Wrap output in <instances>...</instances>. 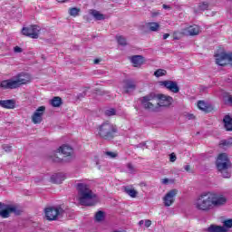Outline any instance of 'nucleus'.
I'll return each mask as SVG.
<instances>
[{
	"label": "nucleus",
	"instance_id": "8",
	"mask_svg": "<svg viewBox=\"0 0 232 232\" xmlns=\"http://www.w3.org/2000/svg\"><path fill=\"white\" fill-rule=\"evenodd\" d=\"M39 32H41V27H39L38 25H31L29 27H24L22 29L23 35L31 37V39H38Z\"/></svg>",
	"mask_w": 232,
	"mask_h": 232
},
{
	"label": "nucleus",
	"instance_id": "23",
	"mask_svg": "<svg viewBox=\"0 0 232 232\" xmlns=\"http://www.w3.org/2000/svg\"><path fill=\"white\" fill-rule=\"evenodd\" d=\"M225 129L227 131H232V118L229 115H226L223 119Z\"/></svg>",
	"mask_w": 232,
	"mask_h": 232
},
{
	"label": "nucleus",
	"instance_id": "22",
	"mask_svg": "<svg viewBox=\"0 0 232 232\" xmlns=\"http://www.w3.org/2000/svg\"><path fill=\"white\" fill-rule=\"evenodd\" d=\"M207 232H227V229H226V227H222V226H218V225H210L208 228H207Z\"/></svg>",
	"mask_w": 232,
	"mask_h": 232
},
{
	"label": "nucleus",
	"instance_id": "41",
	"mask_svg": "<svg viewBox=\"0 0 232 232\" xmlns=\"http://www.w3.org/2000/svg\"><path fill=\"white\" fill-rule=\"evenodd\" d=\"M127 167H128L129 171H130V173H132V172H133V165H131V163H129V164L127 165Z\"/></svg>",
	"mask_w": 232,
	"mask_h": 232
},
{
	"label": "nucleus",
	"instance_id": "5",
	"mask_svg": "<svg viewBox=\"0 0 232 232\" xmlns=\"http://www.w3.org/2000/svg\"><path fill=\"white\" fill-rule=\"evenodd\" d=\"M157 94L155 92H150L142 98H140V102L142 108L145 110H148L149 111H157L159 110V107L153 103V101H156Z\"/></svg>",
	"mask_w": 232,
	"mask_h": 232
},
{
	"label": "nucleus",
	"instance_id": "17",
	"mask_svg": "<svg viewBox=\"0 0 232 232\" xmlns=\"http://www.w3.org/2000/svg\"><path fill=\"white\" fill-rule=\"evenodd\" d=\"M16 106L15 100H0V107L5 110H14Z\"/></svg>",
	"mask_w": 232,
	"mask_h": 232
},
{
	"label": "nucleus",
	"instance_id": "18",
	"mask_svg": "<svg viewBox=\"0 0 232 232\" xmlns=\"http://www.w3.org/2000/svg\"><path fill=\"white\" fill-rule=\"evenodd\" d=\"M58 153H62L64 157H72L73 155V149L70 145H63L59 148Z\"/></svg>",
	"mask_w": 232,
	"mask_h": 232
},
{
	"label": "nucleus",
	"instance_id": "33",
	"mask_svg": "<svg viewBox=\"0 0 232 232\" xmlns=\"http://www.w3.org/2000/svg\"><path fill=\"white\" fill-rule=\"evenodd\" d=\"M155 77H163V75H166V70L164 69H158L154 72Z\"/></svg>",
	"mask_w": 232,
	"mask_h": 232
},
{
	"label": "nucleus",
	"instance_id": "45",
	"mask_svg": "<svg viewBox=\"0 0 232 232\" xmlns=\"http://www.w3.org/2000/svg\"><path fill=\"white\" fill-rule=\"evenodd\" d=\"M227 102H229V104H232V96H228Z\"/></svg>",
	"mask_w": 232,
	"mask_h": 232
},
{
	"label": "nucleus",
	"instance_id": "21",
	"mask_svg": "<svg viewBox=\"0 0 232 232\" xmlns=\"http://www.w3.org/2000/svg\"><path fill=\"white\" fill-rule=\"evenodd\" d=\"M66 177L63 173L54 174L51 177V181L53 182V184H62L63 180H64Z\"/></svg>",
	"mask_w": 232,
	"mask_h": 232
},
{
	"label": "nucleus",
	"instance_id": "32",
	"mask_svg": "<svg viewBox=\"0 0 232 232\" xmlns=\"http://www.w3.org/2000/svg\"><path fill=\"white\" fill-rule=\"evenodd\" d=\"M79 12H81L80 9H78L77 7H72L69 10V14L70 15H72V17H77V15H79Z\"/></svg>",
	"mask_w": 232,
	"mask_h": 232
},
{
	"label": "nucleus",
	"instance_id": "29",
	"mask_svg": "<svg viewBox=\"0 0 232 232\" xmlns=\"http://www.w3.org/2000/svg\"><path fill=\"white\" fill-rule=\"evenodd\" d=\"M95 220H96V222H102V220H104V212L98 211L95 214Z\"/></svg>",
	"mask_w": 232,
	"mask_h": 232
},
{
	"label": "nucleus",
	"instance_id": "40",
	"mask_svg": "<svg viewBox=\"0 0 232 232\" xmlns=\"http://www.w3.org/2000/svg\"><path fill=\"white\" fill-rule=\"evenodd\" d=\"M151 226V220L146 219L145 220V227H150Z\"/></svg>",
	"mask_w": 232,
	"mask_h": 232
},
{
	"label": "nucleus",
	"instance_id": "44",
	"mask_svg": "<svg viewBox=\"0 0 232 232\" xmlns=\"http://www.w3.org/2000/svg\"><path fill=\"white\" fill-rule=\"evenodd\" d=\"M168 37H169V34H163V40L168 39Z\"/></svg>",
	"mask_w": 232,
	"mask_h": 232
},
{
	"label": "nucleus",
	"instance_id": "24",
	"mask_svg": "<svg viewBox=\"0 0 232 232\" xmlns=\"http://www.w3.org/2000/svg\"><path fill=\"white\" fill-rule=\"evenodd\" d=\"M146 26L150 32H157L159 28H160V25L159 24V23H155V22L147 23Z\"/></svg>",
	"mask_w": 232,
	"mask_h": 232
},
{
	"label": "nucleus",
	"instance_id": "49",
	"mask_svg": "<svg viewBox=\"0 0 232 232\" xmlns=\"http://www.w3.org/2000/svg\"><path fill=\"white\" fill-rule=\"evenodd\" d=\"M188 119L191 120V119H195V116L193 114H189L188 115Z\"/></svg>",
	"mask_w": 232,
	"mask_h": 232
},
{
	"label": "nucleus",
	"instance_id": "12",
	"mask_svg": "<svg viewBox=\"0 0 232 232\" xmlns=\"http://www.w3.org/2000/svg\"><path fill=\"white\" fill-rule=\"evenodd\" d=\"M44 111H46V107L40 106L32 115V122H34V124H41Z\"/></svg>",
	"mask_w": 232,
	"mask_h": 232
},
{
	"label": "nucleus",
	"instance_id": "27",
	"mask_svg": "<svg viewBox=\"0 0 232 232\" xmlns=\"http://www.w3.org/2000/svg\"><path fill=\"white\" fill-rule=\"evenodd\" d=\"M198 108L201 110V111H208V103H206L204 101L198 102Z\"/></svg>",
	"mask_w": 232,
	"mask_h": 232
},
{
	"label": "nucleus",
	"instance_id": "6",
	"mask_svg": "<svg viewBox=\"0 0 232 232\" xmlns=\"http://www.w3.org/2000/svg\"><path fill=\"white\" fill-rule=\"evenodd\" d=\"M12 213L21 215V209L14 205H5L0 202V217L2 218H8Z\"/></svg>",
	"mask_w": 232,
	"mask_h": 232
},
{
	"label": "nucleus",
	"instance_id": "19",
	"mask_svg": "<svg viewBox=\"0 0 232 232\" xmlns=\"http://www.w3.org/2000/svg\"><path fill=\"white\" fill-rule=\"evenodd\" d=\"M130 61L135 68H139V66L144 64V57L141 55H134L130 58Z\"/></svg>",
	"mask_w": 232,
	"mask_h": 232
},
{
	"label": "nucleus",
	"instance_id": "30",
	"mask_svg": "<svg viewBox=\"0 0 232 232\" xmlns=\"http://www.w3.org/2000/svg\"><path fill=\"white\" fill-rule=\"evenodd\" d=\"M209 8V4L208 2H202L198 5V11L204 12V10H208Z\"/></svg>",
	"mask_w": 232,
	"mask_h": 232
},
{
	"label": "nucleus",
	"instance_id": "46",
	"mask_svg": "<svg viewBox=\"0 0 232 232\" xmlns=\"http://www.w3.org/2000/svg\"><path fill=\"white\" fill-rule=\"evenodd\" d=\"M163 8H164V10H169V5H163Z\"/></svg>",
	"mask_w": 232,
	"mask_h": 232
},
{
	"label": "nucleus",
	"instance_id": "2",
	"mask_svg": "<svg viewBox=\"0 0 232 232\" xmlns=\"http://www.w3.org/2000/svg\"><path fill=\"white\" fill-rule=\"evenodd\" d=\"M78 198L82 206H95L97 195L90 189V186L84 183L77 184Z\"/></svg>",
	"mask_w": 232,
	"mask_h": 232
},
{
	"label": "nucleus",
	"instance_id": "16",
	"mask_svg": "<svg viewBox=\"0 0 232 232\" xmlns=\"http://www.w3.org/2000/svg\"><path fill=\"white\" fill-rule=\"evenodd\" d=\"M135 88H137L135 82L131 80H125L123 82V90L125 93H131V92H135Z\"/></svg>",
	"mask_w": 232,
	"mask_h": 232
},
{
	"label": "nucleus",
	"instance_id": "9",
	"mask_svg": "<svg viewBox=\"0 0 232 232\" xmlns=\"http://www.w3.org/2000/svg\"><path fill=\"white\" fill-rule=\"evenodd\" d=\"M160 86L166 88L169 92L172 93H179L180 92V88L179 87V83L177 82H173L171 80H165L159 82Z\"/></svg>",
	"mask_w": 232,
	"mask_h": 232
},
{
	"label": "nucleus",
	"instance_id": "39",
	"mask_svg": "<svg viewBox=\"0 0 232 232\" xmlns=\"http://www.w3.org/2000/svg\"><path fill=\"white\" fill-rule=\"evenodd\" d=\"M169 160L170 162H175V160H177V156L175 155V153L170 154Z\"/></svg>",
	"mask_w": 232,
	"mask_h": 232
},
{
	"label": "nucleus",
	"instance_id": "3",
	"mask_svg": "<svg viewBox=\"0 0 232 232\" xmlns=\"http://www.w3.org/2000/svg\"><path fill=\"white\" fill-rule=\"evenodd\" d=\"M115 133H117V127L109 121L102 123L97 129L98 137H101V139H104L105 140H111V139L115 137Z\"/></svg>",
	"mask_w": 232,
	"mask_h": 232
},
{
	"label": "nucleus",
	"instance_id": "42",
	"mask_svg": "<svg viewBox=\"0 0 232 232\" xmlns=\"http://www.w3.org/2000/svg\"><path fill=\"white\" fill-rule=\"evenodd\" d=\"M169 182V179L168 178L161 179V183L168 184Z\"/></svg>",
	"mask_w": 232,
	"mask_h": 232
},
{
	"label": "nucleus",
	"instance_id": "28",
	"mask_svg": "<svg viewBox=\"0 0 232 232\" xmlns=\"http://www.w3.org/2000/svg\"><path fill=\"white\" fill-rule=\"evenodd\" d=\"M116 40L118 44H120L121 46H126V44H128V43L126 42V38L122 35L116 36Z\"/></svg>",
	"mask_w": 232,
	"mask_h": 232
},
{
	"label": "nucleus",
	"instance_id": "4",
	"mask_svg": "<svg viewBox=\"0 0 232 232\" xmlns=\"http://www.w3.org/2000/svg\"><path fill=\"white\" fill-rule=\"evenodd\" d=\"M216 166L224 179H229V177H231V173L227 171L228 168L231 166V161H229L227 154H219L216 161Z\"/></svg>",
	"mask_w": 232,
	"mask_h": 232
},
{
	"label": "nucleus",
	"instance_id": "43",
	"mask_svg": "<svg viewBox=\"0 0 232 232\" xmlns=\"http://www.w3.org/2000/svg\"><path fill=\"white\" fill-rule=\"evenodd\" d=\"M184 169H185L186 171H189V169H191V167H189V165H185V166H184Z\"/></svg>",
	"mask_w": 232,
	"mask_h": 232
},
{
	"label": "nucleus",
	"instance_id": "48",
	"mask_svg": "<svg viewBox=\"0 0 232 232\" xmlns=\"http://www.w3.org/2000/svg\"><path fill=\"white\" fill-rule=\"evenodd\" d=\"M99 63H101V60H99V59L94 60V64H99Z\"/></svg>",
	"mask_w": 232,
	"mask_h": 232
},
{
	"label": "nucleus",
	"instance_id": "36",
	"mask_svg": "<svg viewBox=\"0 0 232 232\" xmlns=\"http://www.w3.org/2000/svg\"><path fill=\"white\" fill-rule=\"evenodd\" d=\"M105 155H107V157H110V159H115V157H117V153L111 151L105 152Z\"/></svg>",
	"mask_w": 232,
	"mask_h": 232
},
{
	"label": "nucleus",
	"instance_id": "26",
	"mask_svg": "<svg viewBox=\"0 0 232 232\" xmlns=\"http://www.w3.org/2000/svg\"><path fill=\"white\" fill-rule=\"evenodd\" d=\"M61 104H63V100H61L60 97H54L51 101V105L53 106V108H59V106H61Z\"/></svg>",
	"mask_w": 232,
	"mask_h": 232
},
{
	"label": "nucleus",
	"instance_id": "10",
	"mask_svg": "<svg viewBox=\"0 0 232 232\" xmlns=\"http://www.w3.org/2000/svg\"><path fill=\"white\" fill-rule=\"evenodd\" d=\"M14 82H16V88H19L22 84H27L32 81V77L28 72H20L16 76L13 77Z\"/></svg>",
	"mask_w": 232,
	"mask_h": 232
},
{
	"label": "nucleus",
	"instance_id": "15",
	"mask_svg": "<svg viewBox=\"0 0 232 232\" xmlns=\"http://www.w3.org/2000/svg\"><path fill=\"white\" fill-rule=\"evenodd\" d=\"M184 35H198L200 34V27L197 24L190 25L183 30Z\"/></svg>",
	"mask_w": 232,
	"mask_h": 232
},
{
	"label": "nucleus",
	"instance_id": "38",
	"mask_svg": "<svg viewBox=\"0 0 232 232\" xmlns=\"http://www.w3.org/2000/svg\"><path fill=\"white\" fill-rule=\"evenodd\" d=\"M14 53H21L23 52V48H21L19 46H15L14 48Z\"/></svg>",
	"mask_w": 232,
	"mask_h": 232
},
{
	"label": "nucleus",
	"instance_id": "11",
	"mask_svg": "<svg viewBox=\"0 0 232 232\" xmlns=\"http://www.w3.org/2000/svg\"><path fill=\"white\" fill-rule=\"evenodd\" d=\"M177 189H171L162 198L163 204L165 208H169V206H173V203L175 202V197H177Z\"/></svg>",
	"mask_w": 232,
	"mask_h": 232
},
{
	"label": "nucleus",
	"instance_id": "52",
	"mask_svg": "<svg viewBox=\"0 0 232 232\" xmlns=\"http://www.w3.org/2000/svg\"><path fill=\"white\" fill-rule=\"evenodd\" d=\"M140 146H146V143H140Z\"/></svg>",
	"mask_w": 232,
	"mask_h": 232
},
{
	"label": "nucleus",
	"instance_id": "25",
	"mask_svg": "<svg viewBox=\"0 0 232 232\" xmlns=\"http://www.w3.org/2000/svg\"><path fill=\"white\" fill-rule=\"evenodd\" d=\"M92 15L96 19V21H104V14H101L99 11L93 10Z\"/></svg>",
	"mask_w": 232,
	"mask_h": 232
},
{
	"label": "nucleus",
	"instance_id": "50",
	"mask_svg": "<svg viewBox=\"0 0 232 232\" xmlns=\"http://www.w3.org/2000/svg\"><path fill=\"white\" fill-rule=\"evenodd\" d=\"M143 224H144V220H140V221L139 222V226H143Z\"/></svg>",
	"mask_w": 232,
	"mask_h": 232
},
{
	"label": "nucleus",
	"instance_id": "20",
	"mask_svg": "<svg viewBox=\"0 0 232 232\" xmlns=\"http://www.w3.org/2000/svg\"><path fill=\"white\" fill-rule=\"evenodd\" d=\"M123 191L126 193V195H129L131 198H136L137 195H139V192L133 188L131 186H125L123 187Z\"/></svg>",
	"mask_w": 232,
	"mask_h": 232
},
{
	"label": "nucleus",
	"instance_id": "34",
	"mask_svg": "<svg viewBox=\"0 0 232 232\" xmlns=\"http://www.w3.org/2000/svg\"><path fill=\"white\" fill-rule=\"evenodd\" d=\"M220 146H232V138H229L225 140H221Z\"/></svg>",
	"mask_w": 232,
	"mask_h": 232
},
{
	"label": "nucleus",
	"instance_id": "1",
	"mask_svg": "<svg viewBox=\"0 0 232 232\" xmlns=\"http://www.w3.org/2000/svg\"><path fill=\"white\" fill-rule=\"evenodd\" d=\"M227 204V197L217 192H203L199 194L194 200V207L198 211L209 213L215 211L218 208H223Z\"/></svg>",
	"mask_w": 232,
	"mask_h": 232
},
{
	"label": "nucleus",
	"instance_id": "7",
	"mask_svg": "<svg viewBox=\"0 0 232 232\" xmlns=\"http://www.w3.org/2000/svg\"><path fill=\"white\" fill-rule=\"evenodd\" d=\"M64 209L61 207H50L45 209V217L47 220H55L59 217H63Z\"/></svg>",
	"mask_w": 232,
	"mask_h": 232
},
{
	"label": "nucleus",
	"instance_id": "14",
	"mask_svg": "<svg viewBox=\"0 0 232 232\" xmlns=\"http://www.w3.org/2000/svg\"><path fill=\"white\" fill-rule=\"evenodd\" d=\"M0 87H2L3 90H15V88H17V85L14 78H12L9 80L2 81L0 83Z\"/></svg>",
	"mask_w": 232,
	"mask_h": 232
},
{
	"label": "nucleus",
	"instance_id": "51",
	"mask_svg": "<svg viewBox=\"0 0 232 232\" xmlns=\"http://www.w3.org/2000/svg\"><path fill=\"white\" fill-rule=\"evenodd\" d=\"M58 3H66V0H56Z\"/></svg>",
	"mask_w": 232,
	"mask_h": 232
},
{
	"label": "nucleus",
	"instance_id": "35",
	"mask_svg": "<svg viewBox=\"0 0 232 232\" xmlns=\"http://www.w3.org/2000/svg\"><path fill=\"white\" fill-rule=\"evenodd\" d=\"M116 111L115 109L111 108L105 111V115H107V117H111L112 115H115Z\"/></svg>",
	"mask_w": 232,
	"mask_h": 232
},
{
	"label": "nucleus",
	"instance_id": "31",
	"mask_svg": "<svg viewBox=\"0 0 232 232\" xmlns=\"http://www.w3.org/2000/svg\"><path fill=\"white\" fill-rule=\"evenodd\" d=\"M223 227H225L227 230L231 229V227H232V218L225 219L223 221Z\"/></svg>",
	"mask_w": 232,
	"mask_h": 232
},
{
	"label": "nucleus",
	"instance_id": "13",
	"mask_svg": "<svg viewBox=\"0 0 232 232\" xmlns=\"http://www.w3.org/2000/svg\"><path fill=\"white\" fill-rule=\"evenodd\" d=\"M157 99H159V102L157 103L160 107H168L171 106L173 103V98L171 96H166L164 94L157 95Z\"/></svg>",
	"mask_w": 232,
	"mask_h": 232
},
{
	"label": "nucleus",
	"instance_id": "37",
	"mask_svg": "<svg viewBox=\"0 0 232 232\" xmlns=\"http://www.w3.org/2000/svg\"><path fill=\"white\" fill-rule=\"evenodd\" d=\"M2 148H3V150H5L7 153L10 152V151H12V146H10V145L5 144V145L2 146Z\"/></svg>",
	"mask_w": 232,
	"mask_h": 232
},
{
	"label": "nucleus",
	"instance_id": "47",
	"mask_svg": "<svg viewBox=\"0 0 232 232\" xmlns=\"http://www.w3.org/2000/svg\"><path fill=\"white\" fill-rule=\"evenodd\" d=\"M53 160H54V162H60V161H61V159H59V158H53Z\"/></svg>",
	"mask_w": 232,
	"mask_h": 232
}]
</instances>
